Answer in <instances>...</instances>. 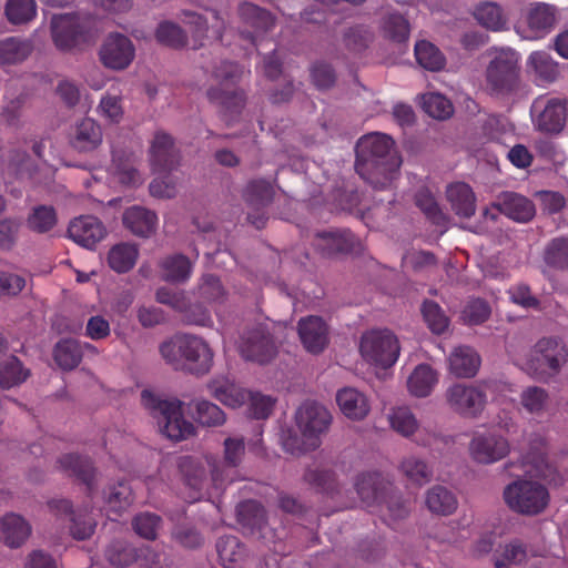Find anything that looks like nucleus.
Listing matches in <instances>:
<instances>
[{
	"mask_svg": "<svg viewBox=\"0 0 568 568\" xmlns=\"http://www.w3.org/2000/svg\"><path fill=\"white\" fill-rule=\"evenodd\" d=\"M527 477H520L508 484L503 491L507 507L523 516H537L544 513L549 503L550 494L541 481L561 484L554 477L556 470L549 464L545 449L531 450L524 458Z\"/></svg>",
	"mask_w": 568,
	"mask_h": 568,
	"instance_id": "f257e3e1",
	"label": "nucleus"
},
{
	"mask_svg": "<svg viewBox=\"0 0 568 568\" xmlns=\"http://www.w3.org/2000/svg\"><path fill=\"white\" fill-rule=\"evenodd\" d=\"M390 136L371 133L356 144L357 173L375 190L389 187L397 178L400 160L393 149Z\"/></svg>",
	"mask_w": 568,
	"mask_h": 568,
	"instance_id": "f03ea898",
	"label": "nucleus"
},
{
	"mask_svg": "<svg viewBox=\"0 0 568 568\" xmlns=\"http://www.w3.org/2000/svg\"><path fill=\"white\" fill-rule=\"evenodd\" d=\"M160 354L174 369H186L196 375L209 373L213 366V351L195 335H174L160 345Z\"/></svg>",
	"mask_w": 568,
	"mask_h": 568,
	"instance_id": "7ed1b4c3",
	"label": "nucleus"
},
{
	"mask_svg": "<svg viewBox=\"0 0 568 568\" xmlns=\"http://www.w3.org/2000/svg\"><path fill=\"white\" fill-rule=\"evenodd\" d=\"M520 55L513 49L497 51L486 69V88L494 97L516 101L528 91L520 79Z\"/></svg>",
	"mask_w": 568,
	"mask_h": 568,
	"instance_id": "20e7f679",
	"label": "nucleus"
},
{
	"mask_svg": "<svg viewBox=\"0 0 568 568\" xmlns=\"http://www.w3.org/2000/svg\"><path fill=\"white\" fill-rule=\"evenodd\" d=\"M141 402L158 419L161 433L168 438L179 442L193 435L194 425L183 417L182 402L163 400L149 389L141 393Z\"/></svg>",
	"mask_w": 568,
	"mask_h": 568,
	"instance_id": "39448f33",
	"label": "nucleus"
},
{
	"mask_svg": "<svg viewBox=\"0 0 568 568\" xmlns=\"http://www.w3.org/2000/svg\"><path fill=\"white\" fill-rule=\"evenodd\" d=\"M51 37L57 49L72 51L92 42L97 30L89 17L59 14L51 20Z\"/></svg>",
	"mask_w": 568,
	"mask_h": 568,
	"instance_id": "423d86ee",
	"label": "nucleus"
},
{
	"mask_svg": "<svg viewBox=\"0 0 568 568\" xmlns=\"http://www.w3.org/2000/svg\"><path fill=\"white\" fill-rule=\"evenodd\" d=\"M397 337L388 329H372L364 333L359 341L362 358L375 367L393 366L399 356Z\"/></svg>",
	"mask_w": 568,
	"mask_h": 568,
	"instance_id": "0eeeda50",
	"label": "nucleus"
},
{
	"mask_svg": "<svg viewBox=\"0 0 568 568\" xmlns=\"http://www.w3.org/2000/svg\"><path fill=\"white\" fill-rule=\"evenodd\" d=\"M331 423L332 415L323 405L304 403L296 412V425L302 436V443L296 449L307 452L318 447L320 437Z\"/></svg>",
	"mask_w": 568,
	"mask_h": 568,
	"instance_id": "6e6552de",
	"label": "nucleus"
},
{
	"mask_svg": "<svg viewBox=\"0 0 568 568\" xmlns=\"http://www.w3.org/2000/svg\"><path fill=\"white\" fill-rule=\"evenodd\" d=\"M565 361V347L552 338H542L530 351L521 367L529 375L541 378L557 372Z\"/></svg>",
	"mask_w": 568,
	"mask_h": 568,
	"instance_id": "1a4fd4ad",
	"label": "nucleus"
},
{
	"mask_svg": "<svg viewBox=\"0 0 568 568\" xmlns=\"http://www.w3.org/2000/svg\"><path fill=\"white\" fill-rule=\"evenodd\" d=\"M535 128L549 134H559L567 120L566 101L559 98H537L530 108Z\"/></svg>",
	"mask_w": 568,
	"mask_h": 568,
	"instance_id": "9d476101",
	"label": "nucleus"
},
{
	"mask_svg": "<svg viewBox=\"0 0 568 568\" xmlns=\"http://www.w3.org/2000/svg\"><path fill=\"white\" fill-rule=\"evenodd\" d=\"M452 410L463 416L476 417L486 405V393L481 386L455 383L445 393Z\"/></svg>",
	"mask_w": 568,
	"mask_h": 568,
	"instance_id": "9b49d317",
	"label": "nucleus"
},
{
	"mask_svg": "<svg viewBox=\"0 0 568 568\" xmlns=\"http://www.w3.org/2000/svg\"><path fill=\"white\" fill-rule=\"evenodd\" d=\"M239 348L245 359L260 364L270 362L277 351L267 324H260L246 332Z\"/></svg>",
	"mask_w": 568,
	"mask_h": 568,
	"instance_id": "f8f14e48",
	"label": "nucleus"
},
{
	"mask_svg": "<svg viewBox=\"0 0 568 568\" xmlns=\"http://www.w3.org/2000/svg\"><path fill=\"white\" fill-rule=\"evenodd\" d=\"M510 450L508 440L493 430L477 432L469 443L470 457L480 464H493L505 458Z\"/></svg>",
	"mask_w": 568,
	"mask_h": 568,
	"instance_id": "ddd939ff",
	"label": "nucleus"
},
{
	"mask_svg": "<svg viewBox=\"0 0 568 568\" xmlns=\"http://www.w3.org/2000/svg\"><path fill=\"white\" fill-rule=\"evenodd\" d=\"M244 455V442L242 438H226L224 440V460L219 462L213 456H205V463L210 468L211 480L215 487H222L225 483L233 481L231 473L241 463Z\"/></svg>",
	"mask_w": 568,
	"mask_h": 568,
	"instance_id": "4468645a",
	"label": "nucleus"
},
{
	"mask_svg": "<svg viewBox=\"0 0 568 568\" xmlns=\"http://www.w3.org/2000/svg\"><path fill=\"white\" fill-rule=\"evenodd\" d=\"M99 57L105 68L120 71L132 63L135 48L128 37L121 33H111L102 43Z\"/></svg>",
	"mask_w": 568,
	"mask_h": 568,
	"instance_id": "2eb2a0df",
	"label": "nucleus"
},
{
	"mask_svg": "<svg viewBox=\"0 0 568 568\" xmlns=\"http://www.w3.org/2000/svg\"><path fill=\"white\" fill-rule=\"evenodd\" d=\"M212 18L214 21L209 26L202 14L189 10L182 12V21L189 28L194 42L193 49L204 45L206 41L222 40L224 19L216 11H212Z\"/></svg>",
	"mask_w": 568,
	"mask_h": 568,
	"instance_id": "dca6fc26",
	"label": "nucleus"
},
{
	"mask_svg": "<svg viewBox=\"0 0 568 568\" xmlns=\"http://www.w3.org/2000/svg\"><path fill=\"white\" fill-rule=\"evenodd\" d=\"M68 233L79 245L93 248L105 236V229L97 217L85 215L74 219L69 225Z\"/></svg>",
	"mask_w": 568,
	"mask_h": 568,
	"instance_id": "f3484780",
	"label": "nucleus"
},
{
	"mask_svg": "<svg viewBox=\"0 0 568 568\" xmlns=\"http://www.w3.org/2000/svg\"><path fill=\"white\" fill-rule=\"evenodd\" d=\"M298 335L310 353H321L328 343V327L318 316H307L298 322Z\"/></svg>",
	"mask_w": 568,
	"mask_h": 568,
	"instance_id": "a211bd4d",
	"label": "nucleus"
},
{
	"mask_svg": "<svg viewBox=\"0 0 568 568\" xmlns=\"http://www.w3.org/2000/svg\"><path fill=\"white\" fill-rule=\"evenodd\" d=\"M239 16L245 27L242 34L252 43L255 41V36L266 32L274 26V18L270 12L250 2L240 4Z\"/></svg>",
	"mask_w": 568,
	"mask_h": 568,
	"instance_id": "6ab92c4d",
	"label": "nucleus"
},
{
	"mask_svg": "<svg viewBox=\"0 0 568 568\" xmlns=\"http://www.w3.org/2000/svg\"><path fill=\"white\" fill-rule=\"evenodd\" d=\"M336 403L342 414L351 420H363L371 412L368 396L355 387H344L336 393Z\"/></svg>",
	"mask_w": 568,
	"mask_h": 568,
	"instance_id": "aec40b11",
	"label": "nucleus"
},
{
	"mask_svg": "<svg viewBox=\"0 0 568 568\" xmlns=\"http://www.w3.org/2000/svg\"><path fill=\"white\" fill-rule=\"evenodd\" d=\"M493 206L507 217L521 223L530 221L536 213L530 200L514 192L501 193Z\"/></svg>",
	"mask_w": 568,
	"mask_h": 568,
	"instance_id": "412c9836",
	"label": "nucleus"
},
{
	"mask_svg": "<svg viewBox=\"0 0 568 568\" xmlns=\"http://www.w3.org/2000/svg\"><path fill=\"white\" fill-rule=\"evenodd\" d=\"M102 141V128L91 118L77 122L70 135L72 148L79 152L94 151L101 145Z\"/></svg>",
	"mask_w": 568,
	"mask_h": 568,
	"instance_id": "4be33fe9",
	"label": "nucleus"
},
{
	"mask_svg": "<svg viewBox=\"0 0 568 568\" xmlns=\"http://www.w3.org/2000/svg\"><path fill=\"white\" fill-rule=\"evenodd\" d=\"M31 532V525L21 515L9 513L0 519V539L10 548L21 547Z\"/></svg>",
	"mask_w": 568,
	"mask_h": 568,
	"instance_id": "5701e85b",
	"label": "nucleus"
},
{
	"mask_svg": "<svg viewBox=\"0 0 568 568\" xmlns=\"http://www.w3.org/2000/svg\"><path fill=\"white\" fill-rule=\"evenodd\" d=\"M49 507L57 515H71L70 532L73 538L83 540L90 538L93 535L97 525L94 518L87 514L83 515L80 511L74 513L69 500L54 499L49 503Z\"/></svg>",
	"mask_w": 568,
	"mask_h": 568,
	"instance_id": "b1692460",
	"label": "nucleus"
},
{
	"mask_svg": "<svg viewBox=\"0 0 568 568\" xmlns=\"http://www.w3.org/2000/svg\"><path fill=\"white\" fill-rule=\"evenodd\" d=\"M207 388L215 399L231 408L242 406L248 397L247 390L224 376L212 379Z\"/></svg>",
	"mask_w": 568,
	"mask_h": 568,
	"instance_id": "393cba45",
	"label": "nucleus"
},
{
	"mask_svg": "<svg viewBox=\"0 0 568 568\" xmlns=\"http://www.w3.org/2000/svg\"><path fill=\"white\" fill-rule=\"evenodd\" d=\"M449 372L459 378L474 377L480 367V357L469 346L454 348L447 358Z\"/></svg>",
	"mask_w": 568,
	"mask_h": 568,
	"instance_id": "a878e982",
	"label": "nucleus"
},
{
	"mask_svg": "<svg viewBox=\"0 0 568 568\" xmlns=\"http://www.w3.org/2000/svg\"><path fill=\"white\" fill-rule=\"evenodd\" d=\"M558 20V12L554 6L546 3L534 4L527 14V24L530 36L527 38H542L550 32Z\"/></svg>",
	"mask_w": 568,
	"mask_h": 568,
	"instance_id": "bb28decb",
	"label": "nucleus"
},
{
	"mask_svg": "<svg viewBox=\"0 0 568 568\" xmlns=\"http://www.w3.org/2000/svg\"><path fill=\"white\" fill-rule=\"evenodd\" d=\"M150 153L151 164L155 173H164L175 164L172 138L164 132H158L154 135Z\"/></svg>",
	"mask_w": 568,
	"mask_h": 568,
	"instance_id": "cd10ccee",
	"label": "nucleus"
},
{
	"mask_svg": "<svg viewBox=\"0 0 568 568\" xmlns=\"http://www.w3.org/2000/svg\"><path fill=\"white\" fill-rule=\"evenodd\" d=\"M446 197L452 210L462 217H470L476 211V196L471 187L457 182L449 184L446 189Z\"/></svg>",
	"mask_w": 568,
	"mask_h": 568,
	"instance_id": "c85d7f7f",
	"label": "nucleus"
},
{
	"mask_svg": "<svg viewBox=\"0 0 568 568\" xmlns=\"http://www.w3.org/2000/svg\"><path fill=\"white\" fill-rule=\"evenodd\" d=\"M316 247L324 254L355 252L359 243L349 231L324 232L317 235Z\"/></svg>",
	"mask_w": 568,
	"mask_h": 568,
	"instance_id": "c756f323",
	"label": "nucleus"
},
{
	"mask_svg": "<svg viewBox=\"0 0 568 568\" xmlns=\"http://www.w3.org/2000/svg\"><path fill=\"white\" fill-rule=\"evenodd\" d=\"M123 224L138 236H149L156 229L158 216L148 209L133 206L124 212Z\"/></svg>",
	"mask_w": 568,
	"mask_h": 568,
	"instance_id": "7c9ffc66",
	"label": "nucleus"
},
{
	"mask_svg": "<svg viewBox=\"0 0 568 568\" xmlns=\"http://www.w3.org/2000/svg\"><path fill=\"white\" fill-rule=\"evenodd\" d=\"M33 51V44L28 39L9 37L0 40V65H14L26 61Z\"/></svg>",
	"mask_w": 568,
	"mask_h": 568,
	"instance_id": "2f4dec72",
	"label": "nucleus"
},
{
	"mask_svg": "<svg viewBox=\"0 0 568 568\" xmlns=\"http://www.w3.org/2000/svg\"><path fill=\"white\" fill-rule=\"evenodd\" d=\"M111 171L114 179L123 185L136 186L142 183L141 174L134 168L132 153L113 151Z\"/></svg>",
	"mask_w": 568,
	"mask_h": 568,
	"instance_id": "473e14b6",
	"label": "nucleus"
},
{
	"mask_svg": "<svg viewBox=\"0 0 568 568\" xmlns=\"http://www.w3.org/2000/svg\"><path fill=\"white\" fill-rule=\"evenodd\" d=\"M425 505L435 515L449 516L457 509L458 501L449 489L436 485L426 491Z\"/></svg>",
	"mask_w": 568,
	"mask_h": 568,
	"instance_id": "72a5a7b5",
	"label": "nucleus"
},
{
	"mask_svg": "<svg viewBox=\"0 0 568 568\" xmlns=\"http://www.w3.org/2000/svg\"><path fill=\"white\" fill-rule=\"evenodd\" d=\"M181 470L185 476L186 486L194 490L193 494L187 495L185 498L190 503L201 499V490L207 484L206 470L203 465L192 457H185L180 464Z\"/></svg>",
	"mask_w": 568,
	"mask_h": 568,
	"instance_id": "f704fd0d",
	"label": "nucleus"
},
{
	"mask_svg": "<svg viewBox=\"0 0 568 568\" xmlns=\"http://www.w3.org/2000/svg\"><path fill=\"white\" fill-rule=\"evenodd\" d=\"M438 383L437 373L426 364L418 365L407 381L409 393L415 397L428 396Z\"/></svg>",
	"mask_w": 568,
	"mask_h": 568,
	"instance_id": "c9c22d12",
	"label": "nucleus"
},
{
	"mask_svg": "<svg viewBox=\"0 0 568 568\" xmlns=\"http://www.w3.org/2000/svg\"><path fill=\"white\" fill-rule=\"evenodd\" d=\"M538 83L554 82L559 75L558 63L544 51L532 52L527 61Z\"/></svg>",
	"mask_w": 568,
	"mask_h": 568,
	"instance_id": "e433bc0d",
	"label": "nucleus"
},
{
	"mask_svg": "<svg viewBox=\"0 0 568 568\" xmlns=\"http://www.w3.org/2000/svg\"><path fill=\"white\" fill-rule=\"evenodd\" d=\"M139 252L135 245L120 243L114 245L108 255L110 267L118 273L130 271L136 262Z\"/></svg>",
	"mask_w": 568,
	"mask_h": 568,
	"instance_id": "4c0bfd02",
	"label": "nucleus"
},
{
	"mask_svg": "<svg viewBox=\"0 0 568 568\" xmlns=\"http://www.w3.org/2000/svg\"><path fill=\"white\" fill-rule=\"evenodd\" d=\"M54 361L64 371L75 368L82 359L81 342L64 339L54 347Z\"/></svg>",
	"mask_w": 568,
	"mask_h": 568,
	"instance_id": "58836bf2",
	"label": "nucleus"
},
{
	"mask_svg": "<svg viewBox=\"0 0 568 568\" xmlns=\"http://www.w3.org/2000/svg\"><path fill=\"white\" fill-rule=\"evenodd\" d=\"M239 520L253 530H257L262 538L266 537L264 530L266 529L265 511L264 508L254 500H247L237 507Z\"/></svg>",
	"mask_w": 568,
	"mask_h": 568,
	"instance_id": "ea45409f",
	"label": "nucleus"
},
{
	"mask_svg": "<svg viewBox=\"0 0 568 568\" xmlns=\"http://www.w3.org/2000/svg\"><path fill=\"white\" fill-rule=\"evenodd\" d=\"M399 469L407 480L419 487L429 483L433 477L432 468L425 460L416 456L405 457L400 462Z\"/></svg>",
	"mask_w": 568,
	"mask_h": 568,
	"instance_id": "a19ab883",
	"label": "nucleus"
},
{
	"mask_svg": "<svg viewBox=\"0 0 568 568\" xmlns=\"http://www.w3.org/2000/svg\"><path fill=\"white\" fill-rule=\"evenodd\" d=\"M216 549L221 564L225 568H234L237 564L243 561L245 557V548L239 539L233 536L220 538L216 544Z\"/></svg>",
	"mask_w": 568,
	"mask_h": 568,
	"instance_id": "79ce46f5",
	"label": "nucleus"
},
{
	"mask_svg": "<svg viewBox=\"0 0 568 568\" xmlns=\"http://www.w3.org/2000/svg\"><path fill=\"white\" fill-rule=\"evenodd\" d=\"M29 376L21 362L16 356H10L0 363V387L11 388L23 383Z\"/></svg>",
	"mask_w": 568,
	"mask_h": 568,
	"instance_id": "37998d69",
	"label": "nucleus"
},
{
	"mask_svg": "<svg viewBox=\"0 0 568 568\" xmlns=\"http://www.w3.org/2000/svg\"><path fill=\"white\" fill-rule=\"evenodd\" d=\"M61 467L79 477L93 491L94 470L89 459L78 455H64L60 459Z\"/></svg>",
	"mask_w": 568,
	"mask_h": 568,
	"instance_id": "c03bdc74",
	"label": "nucleus"
},
{
	"mask_svg": "<svg viewBox=\"0 0 568 568\" xmlns=\"http://www.w3.org/2000/svg\"><path fill=\"white\" fill-rule=\"evenodd\" d=\"M474 16L483 27L493 31L503 30L507 23V19L499 6L493 2L479 4L475 9Z\"/></svg>",
	"mask_w": 568,
	"mask_h": 568,
	"instance_id": "a18cd8bd",
	"label": "nucleus"
},
{
	"mask_svg": "<svg viewBox=\"0 0 568 568\" xmlns=\"http://www.w3.org/2000/svg\"><path fill=\"white\" fill-rule=\"evenodd\" d=\"M355 488L361 499L369 504L379 498L384 483L378 473H365L357 477Z\"/></svg>",
	"mask_w": 568,
	"mask_h": 568,
	"instance_id": "49530a36",
	"label": "nucleus"
},
{
	"mask_svg": "<svg viewBox=\"0 0 568 568\" xmlns=\"http://www.w3.org/2000/svg\"><path fill=\"white\" fill-rule=\"evenodd\" d=\"M97 113L106 123H120L124 116V108L121 97L109 92L103 94L97 106Z\"/></svg>",
	"mask_w": 568,
	"mask_h": 568,
	"instance_id": "de8ad7c7",
	"label": "nucleus"
},
{
	"mask_svg": "<svg viewBox=\"0 0 568 568\" xmlns=\"http://www.w3.org/2000/svg\"><path fill=\"white\" fill-rule=\"evenodd\" d=\"M420 99L423 110L434 119L444 120L453 114L452 102L440 93L428 92Z\"/></svg>",
	"mask_w": 568,
	"mask_h": 568,
	"instance_id": "09e8293b",
	"label": "nucleus"
},
{
	"mask_svg": "<svg viewBox=\"0 0 568 568\" xmlns=\"http://www.w3.org/2000/svg\"><path fill=\"white\" fill-rule=\"evenodd\" d=\"M415 57L417 62L427 70L437 71L445 64L442 52L428 41H419L415 45Z\"/></svg>",
	"mask_w": 568,
	"mask_h": 568,
	"instance_id": "8fccbe9b",
	"label": "nucleus"
},
{
	"mask_svg": "<svg viewBox=\"0 0 568 568\" xmlns=\"http://www.w3.org/2000/svg\"><path fill=\"white\" fill-rule=\"evenodd\" d=\"M132 490L126 483H119L112 487L105 498V509L108 514L111 513L120 515L123 510H126L132 504Z\"/></svg>",
	"mask_w": 568,
	"mask_h": 568,
	"instance_id": "3c124183",
	"label": "nucleus"
},
{
	"mask_svg": "<svg viewBox=\"0 0 568 568\" xmlns=\"http://www.w3.org/2000/svg\"><path fill=\"white\" fill-rule=\"evenodd\" d=\"M37 4L34 0H8L6 16L13 24L27 23L36 18Z\"/></svg>",
	"mask_w": 568,
	"mask_h": 568,
	"instance_id": "603ef678",
	"label": "nucleus"
},
{
	"mask_svg": "<svg viewBox=\"0 0 568 568\" xmlns=\"http://www.w3.org/2000/svg\"><path fill=\"white\" fill-rule=\"evenodd\" d=\"M390 427L402 436L409 437L418 429V422L408 407H396L389 415Z\"/></svg>",
	"mask_w": 568,
	"mask_h": 568,
	"instance_id": "864d4df0",
	"label": "nucleus"
},
{
	"mask_svg": "<svg viewBox=\"0 0 568 568\" xmlns=\"http://www.w3.org/2000/svg\"><path fill=\"white\" fill-rule=\"evenodd\" d=\"M191 262L183 255H173L162 262V273L166 281L182 282L189 278Z\"/></svg>",
	"mask_w": 568,
	"mask_h": 568,
	"instance_id": "5fc2aeb1",
	"label": "nucleus"
},
{
	"mask_svg": "<svg viewBox=\"0 0 568 568\" xmlns=\"http://www.w3.org/2000/svg\"><path fill=\"white\" fill-rule=\"evenodd\" d=\"M155 38L161 44L171 48H182L187 40L184 30L172 21L161 22L155 30Z\"/></svg>",
	"mask_w": 568,
	"mask_h": 568,
	"instance_id": "6e6d98bb",
	"label": "nucleus"
},
{
	"mask_svg": "<svg viewBox=\"0 0 568 568\" xmlns=\"http://www.w3.org/2000/svg\"><path fill=\"white\" fill-rule=\"evenodd\" d=\"M548 402L547 392L537 386L525 388L520 395L521 406L530 414H541L547 408Z\"/></svg>",
	"mask_w": 568,
	"mask_h": 568,
	"instance_id": "4d7b16f0",
	"label": "nucleus"
},
{
	"mask_svg": "<svg viewBox=\"0 0 568 568\" xmlns=\"http://www.w3.org/2000/svg\"><path fill=\"white\" fill-rule=\"evenodd\" d=\"M57 224V214L52 206L40 205L28 217V226L38 233L50 231Z\"/></svg>",
	"mask_w": 568,
	"mask_h": 568,
	"instance_id": "13d9d810",
	"label": "nucleus"
},
{
	"mask_svg": "<svg viewBox=\"0 0 568 568\" xmlns=\"http://www.w3.org/2000/svg\"><path fill=\"white\" fill-rule=\"evenodd\" d=\"M195 417L199 423L206 426H219L226 419L224 412L209 400H197L195 403Z\"/></svg>",
	"mask_w": 568,
	"mask_h": 568,
	"instance_id": "bf43d9fd",
	"label": "nucleus"
},
{
	"mask_svg": "<svg viewBox=\"0 0 568 568\" xmlns=\"http://www.w3.org/2000/svg\"><path fill=\"white\" fill-rule=\"evenodd\" d=\"M382 28L385 36L394 41L403 42L408 39L409 24L402 14H388L384 19Z\"/></svg>",
	"mask_w": 568,
	"mask_h": 568,
	"instance_id": "052dcab7",
	"label": "nucleus"
},
{
	"mask_svg": "<svg viewBox=\"0 0 568 568\" xmlns=\"http://www.w3.org/2000/svg\"><path fill=\"white\" fill-rule=\"evenodd\" d=\"M490 314L491 308L486 301L474 298L465 305L462 317L466 324L478 325L487 321Z\"/></svg>",
	"mask_w": 568,
	"mask_h": 568,
	"instance_id": "680f3d73",
	"label": "nucleus"
},
{
	"mask_svg": "<svg viewBox=\"0 0 568 568\" xmlns=\"http://www.w3.org/2000/svg\"><path fill=\"white\" fill-rule=\"evenodd\" d=\"M424 320L430 331L435 334L444 333L448 327V318L438 304L425 302L422 307Z\"/></svg>",
	"mask_w": 568,
	"mask_h": 568,
	"instance_id": "e2e57ef3",
	"label": "nucleus"
},
{
	"mask_svg": "<svg viewBox=\"0 0 568 568\" xmlns=\"http://www.w3.org/2000/svg\"><path fill=\"white\" fill-rule=\"evenodd\" d=\"M132 525L139 536L153 540L158 536L161 518L152 513H141L134 517Z\"/></svg>",
	"mask_w": 568,
	"mask_h": 568,
	"instance_id": "0e129e2a",
	"label": "nucleus"
},
{
	"mask_svg": "<svg viewBox=\"0 0 568 568\" xmlns=\"http://www.w3.org/2000/svg\"><path fill=\"white\" fill-rule=\"evenodd\" d=\"M545 261L556 267H568V239H555L546 247Z\"/></svg>",
	"mask_w": 568,
	"mask_h": 568,
	"instance_id": "69168bd1",
	"label": "nucleus"
},
{
	"mask_svg": "<svg viewBox=\"0 0 568 568\" xmlns=\"http://www.w3.org/2000/svg\"><path fill=\"white\" fill-rule=\"evenodd\" d=\"M244 196L252 205H264L268 203L273 196V187L265 180L252 181L245 189Z\"/></svg>",
	"mask_w": 568,
	"mask_h": 568,
	"instance_id": "338daca9",
	"label": "nucleus"
},
{
	"mask_svg": "<svg viewBox=\"0 0 568 568\" xmlns=\"http://www.w3.org/2000/svg\"><path fill=\"white\" fill-rule=\"evenodd\" d=\"M111 565L124 567L136 560L135 551L122 541L112 544L105 551Z\"/></svg>",
	"mask_w": 568,
	"mask_h": 568,
	"instance_id": "774afa93",
	"label": "nucleus"
}]
</instances>
